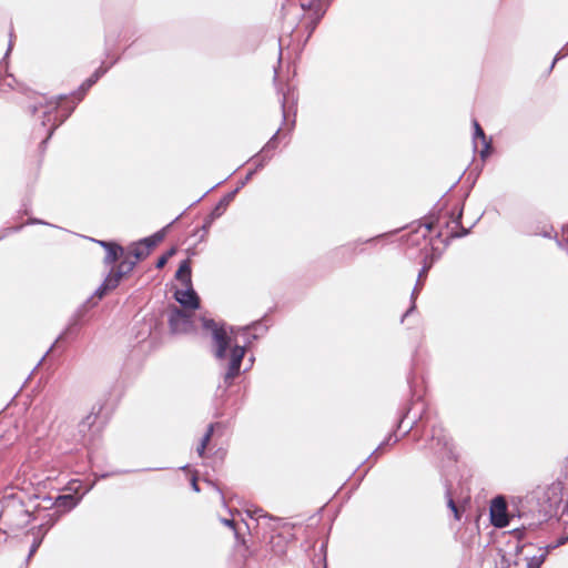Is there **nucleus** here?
I'll list each match as a JSON object with an SVG mask.
<instances>
[{
  "mask_svg": "<svg viewBox=\"0 0 568 568\" xmlns=\"http://www.w3.org/2000/svg\"><path fill=\"white\" fill-rule=\"evenodd\" d=\"M202 325L204 329L212 334L215 357L219 359L225 358L226 351L231 345V336L224 324H220L211 318H202Z\"/></svg>",
  "mask_w": 568,
  "mask_h": 568,
  "instance_id": "nucleus-1",
  "label": "nucleus"
},
{
  "mask_svg": "<svg viewBox=\"0 0 568 568\" xmlns=\"http://www.w3.org/2000/svg\"><path fill=\"white\" fill-rule=\"evenodd\" d=\"M163 232H158L150 237H145L136 243H132L125 250V254L135 261V264L140 261L145 260L152 252V250L163 241Z\"/></svg>",
  "mask_w": 568,
  "mask_h": 568,
  "instance_id": "nucleus-2",
  "label": "nucleus"
},
{
  "mask_svg": "<svg viewBox=\"0 0 568 568\" xmlns=\"http://www.w3.org/2000/svg\"><path fill=\"white\" fill-rule=\"evenodd\" d=\"M32 100L33 102H28L26 105L27 112L34 115L41 109L43 110V116L47 118L59 109L62 97L47 98L44 94L34 93Z\"/></svg>",
  "mask_w": 568,
  "mask_h": 568,
  "instance_id": "nucleus-3",
  "label": "nucleus"
},
{
  "mask_svg": "<svg viewBox=\"0 0 568 568\" xmlns=\"http://www.w3.org/2000/svg\"><path fill=\"white\" fill-rule=\"evenodd\" d=\"M490 521L497 528H504L509 524L507 503L501 496L494 498L491 501Z\"/></svg>",
  "mask_w": 568,
  "mask_h": 568,
  "instance_id": "nucleus-4",
  "label": "nucleus"
},
{
  "mask_svg": "<svg viewBox=\"0 0 568 568\" xmlns=\"http://www.w3.org/2000/svg\"><path fill=\"white\" fill-rule=\"evenodd\" d=\"M244 355H245L244 347L235 345L231 348L230 362L227 365L226 373L224 375V381L227 385H231L233 379L240 374V368H241Z\"/></svg>",
  "mask_w": 568,
  "mask_h": 568,
  "instance_id": "nucleus-5",
  "label": "nucleus"
},
{
  "mask_svg": "<svg viewBox=\"0 0 568 568\" xmlns=\"http://www.w3.org/2000/svg\"><path fill=\"white\" fill-rule=\"evenodd\" d=\"M79 500L80 498L72 494L59 495L55 497L52 504L55 508V518L58 519L61 515L73 509L78 505Z\"/></svg>",
  "mask_w": 568,
  "mask_h": 568,
  "instance_id": "nucleus-6",
  "label": "nucleus"
},
{
  "mask_svg": "<svg viewBox=\"0 0 568 568\" xmlns=\"http://www.w3.org/2000/svg\"><path fill=\"white\" fill-rule=\"evenodd\" d=\"M174 296L186 308L196 310L200 306V298L192 286L186 287V290L176 291Z\"/></svg>",
  "mask_w": 568,
  "mask_h": 568,
  "instance_id": "nucleus-7",
  "label": "nucleus"
},
{
  "mask_svg": "<svg viewBox=\"0 0 568 568\" xmlns=\"http://www.w3.org/2000/svg\"><path fill=\"white\" fill-rule=\"evenodd\" d=\"M98 243L106 250L104 258L106 264H112L125 255V250L116 243L105 241H99Z\"/></svg>",
  "mask_w": 568,
  "mask_h": 568,
  "instance_id": "nucleus-8",
  "label": "nucleus"
},
{
  "mask_svg": "<svg viewBox=\"0 0 568 568\" xmlns=\"http://www.w3.org/2000/svg\"><path fill=\"white\" fill-rule=\"evenodd\" d=\"M105 72L102 68L97 69L90 78H88L79 88V90L74 93L78 100H82L90 88L98 82V80Z\"/></svg>",
  "mask_w": 568,
  "mask_h": 568,
  "instance_id": "nucleus-9",
  "label": "nucleus"
},
{
  "mask_svg": "<svg viewBox=\"0 0 568 568\" xmlns=\"http://www.w3.org/2000/svg\"><path fill=\"white\" fill-rule=\"evenodd\" d=\"M191 273V260L186 258L181 262L175 273V278L180 281L185 287H190L192 286Z\"/></svg>",
  "mask_w": 568,
  "mask_h": 568,
  "instance_id": "nucleus-10",
  "label": "nucleus"
},
{
  "mask_svg": "<svg viewBox=\"0 0 568 568\" xmlns=\"http://www.w3.org/2000/svg\"><path fill=\"white\" fill-rule=\"evenodd\" d=\"M170 326L173 331H179L181 325H187L190 323V316L180 308H174L169 320Z\"/></svg>",
  "mask_w": 568,
  "mask_h": 568,
  "instance_id": "nucleus-11",
  "label": "nucleus"
},
{
  "mask_svg": "<svg viewBox=\"0 0 568 568\" xmlns=\"http://www.w3.org/2000/svg\"><path fill=\"white\" fill-rule=\"evenodd\" d=\"M135 261H132L126 254L122 257V261L114 267V270L123 277L128 276L135 266Z\"/></svg>",
  "mask_w": 568,
  "mask_h": 568,
  "instance_id": "nucleus-12",
  "label": "nucleus"
},
{
  "mask_svg": "<svg viewBox=\"0 0 568 568\" xmlns=\"http://www.w3.org/2000/svg\"><path fill=\"white\" fill-rule=\"evenodd\" d=\"M474 128H475V139H480L483 144L485 145V149L481 150V156H486L489 153L490 149V140L487 139L484 130L479 125L477 121H474Z\"/></svg>",
  "mask_w": 568,
  "mask_h": 568,
  "instance_id": "nucleus-13",
  "label": "nucleus"
},
{
  "mask_svg": "<svg viewBox=\"0 0 568 568\" xmlns=\"http://www.w3.org/2000/svg\"><path fill=\"white\" fill-rule=\"evenodd\" d=\"M123 276L120 275L114 268L110 272V274L108 275V277L104 280V283H103V291H110V290H114L115 287H118V285L120 284V282L122 281Z\"/></svg>",
  "mask_w": 568,
  "mask_h": 568,
  "instance_id": "nucleus-14",
  "label": "nucleus"
},
{
  "mask_svg": "<svg viewBox=\"0 0 568 568\" xmlns=\"http://www.w3.org/2000/svg\"><path fill=\"white\" fill-rule=\"evenodd\" d=\"M123 276L120 275L114 268L110 272V274L108 275V277L104 280V283H103V291H110V290H114L115 287H118V285L120 284V282L122 281Z\"/></svg>",
  "mask_w": 568,
  "mask_h": 568,
  "instance_id": "nucleus-15",
  "label": "nucleus"
},
{
  "mask_svg": "<svg viewBox=\"0 0 568 568\" xmlns=\"http://www.w3.org/2000/svg\"><path fill=\"white\" fill-rule=\"evenodd\" d=\"M447 505L452 509V511L454 513L455 519L459 520L460 517H462V513H460L459 508L456 506L454 499L450 496L448 497Z\"/></svg>",
  "mask_w": 568,
  "mask_h": 568,
  "instance_id": "nucleus-16",
  "label": "nucleus"
},
{
  "mask_svg": "<svg viewBox=\"0 0 568 568\" xmlns=\"http://www.w3.org/2000/svg\"><path fill=\"white\" fill-rule=\"evenodd\" d=\"M213 432H214V425L213 424H210L207 429H206V433L204 434L201 443L204 444L205 446L209 445L212 436H213Z\"/></svg>",
  "mask_w": 568,
  "mask_h": 568,
  "instance_id": "nucleus-17",
  "label": "nucleus"
},
{
  "mask_svg": "<svg viewBox=\"0 0 568 568\" xmlns=\"http://www.w3.org/2000/svg\"><path fill=\"white\" fill-rule=\"evenodd\" d=\"M168 258L164 256V255H161L158 261H156V267L158 268H162L165 266V264L168 263Z\"/></svg>",
  "mask_w": 568,
  "mask_h": 568,
  "instance_id": "nucleus-18",
  "label": "nucleus"
},
{
  "mask_svg": "<svg viewBox=\"0 0 568 568\" xmlns=\"http://www.w3.org/2000/svg\"><path fill=\"white\" fill-rule=\"evenodd\" d=\"M53 500L51 497H43L42 499V504H43V508H51L53 507Z\"/></svg>",
  "mask_w": 568,
  "mask_h": 568,
  "instance_id": "nucleus-19",
  "label": "nucleus"
},
{
  "mask_svg": "<svg viewBox=\"0 0 568 568\" xmlns=\"http://www.w3.org/2000/svg\"><path fill=\"white\" fill-rule=\"evenodd\" d=\"M223 525L232 528V529H235V521L234 519H222L221 520Z\"/></svg>",
  "mask_w": 568,
  "mask_h": 568,
  "instance_id": "nucleus-20",
  "label": "nucleus"
},
{
  "mask_svg": "<svg viewBox=\"0 0 568 568\" xmlns=\"http://www.w3.org/2000/svg\"><path fill=\"white\" fill-rule=\"evenodd\" d=\"M206 447L207 446H205L204 444L200 443V445L196 448L197 454H199L200 457H204V453H205Z\"/></svg>",
  "mask_w": 568,
  "mask_h": 568,
  "instance_id": "nucleus-21",
  "label": "nucleus"
},
{
  "mask_svg": "<svg viewBox=\"0 0 568 568\" xmlns=\"http://www.w3.org/2000/svg\"><path fill=\"white\" fill-rule=\"evenodd\" d=\"M176 247H171L165 254H163L168 260L176 254Z\"/></svg>",
  "mask_w": 568,
  "mask_h": 568,
  "instance_id": "nucleus-22",
  "label": "nucleus"
},
{
  "mask_svg": "<svg viewBox=\"0 0 568 568\" xmlns=\"http://www.w3.org/2000/svg\"><path fill=\"white\" fill-rule=\"evenodd\" d=\"M432 230V224H426L425 225V232H430Z\"/></svg>",
  "mask_w": 568,
  "mask_h": 568,
  "instance_id": "nucleus-23",
  "label": "nucleus"
},
{
  "mask_svg": "<svg viewBox=\"0 0 568 568\" xmlns=\"http://www.w3.org/2000/svg\"><path fill=\"white\" fill-rule=\"evenodd\" d=\"M566 540H567V538H561V539L558 541L557 546H559V545H564V544L566 542Z\"/></svg>",
  "mask_w": 568,
  "mask_h": 568,
  "instance_id": "nucleus-24",
  "label": "nucleus"
},
{
  "mask_svg": "<svg viewBox=\"0 0 568 568\" xmlns=\"http://www.w3.org/2000/svg\"><path fill=\"white\" fill-rule=\"evenodd\" d=\"M37 547H38V545H36V544L32 546L31 551H30L31 555L37 550Z\"/></svg>",
  "mask_w": 568,
  "mask_h": 568,
  "instance_id": "nucleus-25",
  "label": "nucleus"
}]
</instances>
